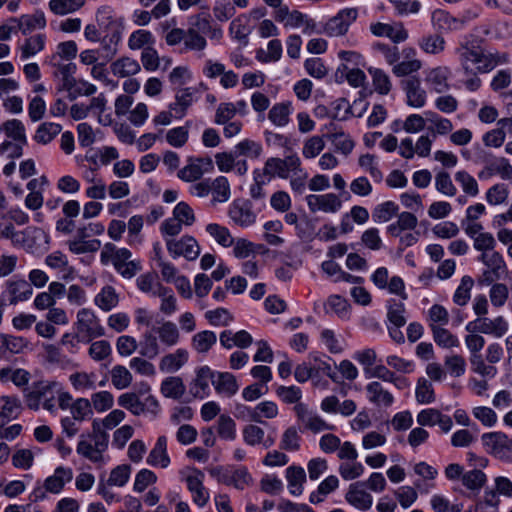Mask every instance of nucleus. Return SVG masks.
<instances>
[{
	"label": "nucleus",
	"instance_id": "1",
	"mask_svg": "<svg viewBox=\"0 0 512 512\" xmlns=\"http://www.w3.org/2000/svg\"><path fill=\"white\" fill-rule=\"evenodd\" d=\"M455 53L466 77L464 85L472 92L481 86V79L477 76L479 73H488L498 64L508 62L507 54L485 53L480 46L473 45L466 38L459 43Z\"/></svg>",
	"mask_w": 512,
	"mask_h": 512
},
{
	"label": "nucleus",
	"instance_id": "2",
	"mask_svg": "<svg viewBox=\"0 0 512 512\" xmlns=\"http://www.w3.org/2000/svg\"><path fill=\"white\" fill-rule=\"evenodd\" d=\"M59 389V382L40 380L33 382L30 387L23 390L26 406L31 410H38L42 403L44 409L52 412L55 409V390Z\"/></svg>",
	"mask_w": 512,
	"mask_h": 512
},
{
	"label": "nucleus",
	"instance_id": "3",
	"mask_svg": "<svg viewBox=\"0 0 512 512\" xmlns=\"http://www.w3.org/2000/svg\"><path fill=\"white\" fill-rule=\"evenodd\" d=\"M75 326L76 336L83 343H89L105 334L104 327L91 309L82 308L77 312Z\"/></svg>",
	"mask_w": 512,
	"mask_h": 512
},
{
	"label": "nucleus",
	"instance_id": "4",
	"mask_svg": "<svg viewBox=\"0 0 512 512\" xmlns=\"http://www.w3.org/2000/svg\"><path fill=\"white\" fill-rule=\"evenodd\" d=\"M481 440L489 454L502 461H512V439L506 434L502 432L484 433Z\"/></svg>",
	"mask_w": 512,
	"mask_h": 512
},
{
	"label": "nucleus",
	"instance_id": "5",
	"mask_svg": "<svg viewBox=\"0 0 512 512\" xmlns=\"http://www.w3.org/2000/svg\"><path fill=\"white\" fill-rule=\"evenodd\" d=\"M300 164L301 160L297 154L288 155L283 159L272 157L267 159L261 172L265 173L269 180L272 177L288 179L294 171H299Z\"/></svg>",
	"mask_w": 512,
	"mask_h": 512
},
{
	"label": "nucleus",
	"instance_id": "6",
	"mask_svg": "<svg viewBox=\"0 0 512 512\" xmlns=\"http://www.w3.org/2000/svg\"><path fill=\"white\" fill-rule=\"evenodd\" d=\"M358 11L356 8H346L330 18L323 26V33L330 37L346 34L350 25L356 21Z\"/></svg>",
	"mask_w": 512,
	"mask_h": 512
},
{
	"label": "nucleus",
	"instance_id": "7",
	"mask_svg": "<svg viewBox=\"0 0 512 512\" xmlns=\"http://www.w3.org/2000/svg\"><path fill=\"white\" fill-rule=\"evenodd\" d=\"M166 247L173 258L180 256L187 260H195L200 254V247L194 237L185 235L180 239L166 238Z\"/></svg>",
	"mask_w": 512,
	"mask_h": 512
},
{
	"label": "nucleus",
	"instance_id": "8",
	"mask_svg": "<svg viewBox=\"0 0 512 512\" xmlns=\"http://www.w3.org/2000/svg\"><path fill=\"white\" fill-rule=\"evenodd\" d=\"M190 474L185 478L187 488L192 494L193 502L204 507L209 501V492L203 485L204 473L197 468H189Z\"/></svg>",
	"mask_w": 512,
	"mask_h": 512
},
{
	"label": "nucleus",
	"instance_id": "9",
	"mask_svg": "<svg viewBox=\"0 0 512 512\" xmlns=\"http://www.w3.org/2000/svg\"><path fill=\"white\" fill-rule=\"evenodd\" d=\"M96 22L104 33H123L124 30V19L117 17L114 9L111 6L103 5L96 11Z\"/></svg>",
	"mask_w": 512,
	"mask_h": 512
},
{
	"label": "nucleus",
	"instance_id": "10",
	"mask_svg": "<svg viewBox=\"0 0 512 512\" xmlns=\"http://www.w3.org/2000/svg\"><path fill=\"white\" fill-rule=\"evenodd\" d=\"M294 412L298 420L305 426V428L311 430L314 433H318L325 430H332L334 426L326 423L316 413L310 411L308 406L304 403H298L294 406Z\"/></svg>",
	"mask_w": 512,
	"mask_h": 512
},
{
	"label": "nucleus",
	"instance_id": "11",
	"mask_svg": "<svg viewBox=\"0 0 512 512\" xmlns=\"http://www.w3.org/2000/svg\"><path fill=\"white\" fill-rule=\"evenodd\" d=\"M370 31L374 36L387 37L394 43L404 42L408 38V31L401 22L391 24L376 22L370 24Z\"/></svg>",
	"mask_w": 512,
	"mask_h": 512
},
{
	"label": "nucleus",
	"instance_id": "12",
	"mask_svg": "<svg viewBox=\"0 0 512 512\" xmlns=\"http://www.w3.org/2000/svg\"><path fill=\"white\" fill-rule=\"evenodd\" d=\"M45 264L56 270L63 280H72L75 277V269L69 264L68 257L61 251H54L45 257Z\"/></svg>",
	"mask_w": 512,
	"mask_h": 512
},
{
	"label": "nucleus",
	"instance_id": "13",
	"mask_svg": "<svg viewBox=\"0 0 512 512\" xmlns=\"http://www.w3.org/2000/svg\"><path fill=\"white\" fill-rule=\"evenodd\" d=\"M229 216L235 224L242 227L252 225L256 218L250 203L245 200H235L230 206Z\"/></svg>",
	"mask_w": 512,
	"mask_h": 512
},
{
	"label": "nucleus",
	"instance_id": "14",
	"mask_svg": "<svg viewBox=\"0 0 512 512\" xmlns=\"http://www.w3.org/2000/svg\"><path fill=\"white\" fill-rule=\"evenodd\" d=\"M403 89L406 92L407 104L414 108H421L426 103V92L421 87L420 80L411 77L402 82Z\"/></svg>",
	"mask_w": 512,
	"mask_h": 512
},
{
	"label": "nucleus",
	"instance_id": "15",
	"mask_svg": "<svg viewBox=\"0 0 512 512\" xmlns=\"http://www.w3.org/2000/svg\"><path fill=\"white\" fill-rule=\"evenodd\" d=\"M150 386L148 384H141L139 393L127 392L118 397V405L130 411L133 415L139 416L143 414L142 400L140 395L148 393Z\"/></svg>",
	"mask_w": 512,
	"mask_h": 512
},
{
	"label": "nucleus",
	"instance_id": "16",
	"mask_svg": "<svg viewBox=\"0 0 512 512\" xmlns=\"http://www.w3.org/2000/svg\"><path fill=\"white\" fill-rule=\"evenodd\" d=\"M431 21L435 29L441 32H456L463 30L459 17L453 16L442 9H437L432 13Z\"/></svg>",
	"mask_w": 512,
	"mask_h": 512
},
{
	"label": "nucleus",
	"instance_id": "17",
	"mask_svg": "<svg viewBox=\"0 0 512 512\" xmlns=\"http://www.w3.org/2000/svg\"><path fill=\"white\" fill-rule=\"evenodd\" d=\"M213 386L218 394L228 398L234 396L239 390L238 381L230 372H215Z\"/></svg>",
	"mask_w": 512,
	"mask_h": 512
},
{
	"label": "nucleus",
	"instance_id": "18",
	"mask_svg": "<svg viewBox=\"0 0 512 512\" xmlns=\"http://www.w3.org/2000/svg\"><path fill=\"white\" fill-rule=\"evenodd\" d=\"M6 293L9 296V303L15 305L28 300L33 294V289L24 279L11 280L6 283Z\"/></svg>",
	"mask_w": 512,
	"mask_h": 512
},
{
	"label": "nucleus",
	"instance_id": "19",
	"mask_svg": "<svg viewBox=\"0 0 512 512\" xmlns=\"http://www.w3.org/2000/svg\"><path fill=\"white\" fill-rule=\"evenodd\" d=\"M479 260L489 268V273L493 275V280H499L507 276V266L499 252L482 253Z\"/></svg>",
	"mask_w": 512,
	"mask_h": 512
},
{
	"label": "nucleus",
	"instance_id": "20",
	"mask_svg": "<svg viewBox=\"0 0 512 512\" xmlns=\"http://www.w3.org/2000/svg\"><path fill=\"white\" fill-rule=\"evenodd\" d=\"M215 371L208 366H202L196 371V377L190 385V392L199 398L207 395L209 390V382L213 384Z\"/></svg>",
	"mask_w": 512,
	"mask_h": 512
},
{
	"label": "nucleus",
	"instance_id": "21",
	"mask_svg": "<svg viewBox=\"0 0 512 512\" xmlns=\"http://www.w3.org/2000/svg\"><path fill=\"white\" fill-rule=\"evenodd\" d=\"M366 393L369 402L378 407L388 408L394 402L393 395L377 381L370 382L366 386Z\"/></svg>",
	"mask_w": 512,
	"mask_h": 512
},
{
	"label": "nucleus",
	"instance_id": "22",
	"mask_svg": "<svg viewBox=\"0 0 512 512\" xmlns=\"http://www.w3.org/2000/svg\"><path fill=\"white\" fill-rule=\"evenodd\" d=\"M363 485L362 482L351 484L345 498L352 506L365 511L371 508L373 498L368 492L360 488Z\"/></svg>",
	"mask_w": 512,
	"mask_h": 512
},
{
	"label": "nucleus",
	"instance_id": "23",
	"mask_svg": "<svg viewBox=\"0 0 512 512\" xmlns=\"http://www.w3.org/2000/svg\"><path fill=\"white\" fill-rule=\"evenodd\" d=\"M188 351L183 348L175 350L173 353L166 354L160 359L159 369L163 373L177 372L188 361Z\"/></svg>",
	"mask_w": 512,
	"mask_h": 512
},
{
	"label": "nucleus",
	"instance_id": "24",
	"mask_svg": "<svg viewBox=\"0 0 512 512\" xmlns=\"http://www.w3.org/2000/svg\"><path fill=\"white\" fill-rule=\"evenodd\" d=\"M72 478L73 471L71 468L59 466L55 469L53 475L46 478L44 487L46 491L57 494Z\"/></svg>",
	"mask_w": 512,
	"mask_h": 512
},
{
	"label": "nucleus",
	"instance_id": "25",
	"mask_svg": "<svg viewBox=\"0 0 512 512\" xmlns=\"http://www.w3.org/2000/svg\"><path fill=\"white\" fill-rule=\"evenodd\" d=\"M159 341L166 347H173L180 341V331L177 325L172 321H164L159 326L153 327Z\"/></svg>",
	"mask_w": 512,
	"mask_h": 512
},
{
	"label": "nucleus",
	"instance_id": "26",
	"mask_svg": "<svg viewBox=\"0 0 512 512\" xmlns=\"http://www.w3.org/2000/svg\"><path fill=\"white\" fill-rule=\"evenodd\" d=\"M193 101L194 90L192 88L180 89L176 92L175 101L169 104V110L174 112L175 118L181 119L185 116Z\"/></svg>",
	"mask_w": 512,
	"mask_h": 512
},
{
	"label": "nucleus",
	"instance_id": "27",
	"mask_svg": "<svg viewBox=\"0 0 512 512\" xmlns=\"http://www.w3.org/2000/svg\"><path fill=\"white\" fill-rule=\"evenodd\" d=\"M450 71L447 67H436L428 71L426 83L436 93H444L449 90L448 77Z\"/></svg>",
	"mask_w": 512,
	"mask_h": 512
},
{
	"label": "nucleus",
	"instance_id": "28",
	"mask_svg": "<svg viewBox=\"0 0 512 512\" xmlns=\"http://www.w3.org/2000/svg\"><path fill=\"white\" fill-rule=\"evenodd\" d=\"M122 34H119V32L114 33H105L100 40L98 41L100 43L99 49H96L101 57V59H104L105 61H110L114 58V56L118 52V45L121 41Z\"/></svg>",
	"mask_w": 512,
	"mask_h": 512
},
{
	"label": "nucleus",
	"instance_id": "29",
	"mask_svg": "<svg viewBox=\"0 0 512 512\" xmlns=\"http://www.w3.org/2000/svg\"><path fill=\"white\" fill-rule=\"evenodd\" d=\"M147 463L151 466H160L161 468H166L169 466L170 458L167 453L166 436L158 437L155 446L147 457Z\"/></svg>",
	"mask_w": 512,
	"mask_h": 512
},
{
	"label": "nucleus",
	"instance_id": "30",
	"mask_svg": "<svg viewBox=\"0 0 512 512\" xmlns=\"http://www.w3.org/2000/svg\"><path fill=\"white\" fill-rule=\"evenodd\" d=\"M110 68H111L113 75L120 77V78L133 76L141 70V67H140V64L138 63V61L131 57H127V56H124V57H121V58L115 60L111 64Z\"/></svg>",
	"mask_w": 512,
	"mask_h": 512
},
{
	"label": "nucleus",
	"instance_id": "31",
	"mask_svg": "<svg viewBox=\"0 0 512 512\" xmlns=\"http://www.w3.org/2000/svg\"><path fill=\"white\" fill-rule=\"evenodd\" d=\"M286 479L290 494L293 496H299L303 493V484L306 482V473L301 466H289L286 469Z\"/></svg>",
	"mask_w": 512,
	"mask_h": 512
},
{
	"label": "nucleus",
	"instance_id": "32",
	"mask_svg": "<svg viewBox=\"0 0 512 512\" xmlns=\"http://www.w3.org/2000/svg\"><path fill=\"white\" fill-rule=\"evenodd\" d=\"M76 451L79 455L91 462L99 463L103 461V452L105 450L100 449V447L96 446L94 442L89 440L85 434H82L77 444Z\"/></svg>",
	"mask_w": 512,
	"mask_h": 512
},
{
	"label": "nucleus",
	"instance_id": "33",
	"mask_svg": "<svg viewBox=\"0 0 512 512\" xmlns=\"http://www.w3.org/2000/svg\"><path fill=\"white\" fill-rule=\"evenodd\" d=\"M508 328V322L502 316H498L494 319L484 317L481 318L479 332L500 338L507 333Z\"/></svg>",
	"mask_w": 512,
	"mask_h": 512
},
{
	"label": "nucleus",
	"instance_id": "34",
	"mask_svg": "<svg viewBox=\"0 0 512 512\" xmlns=\"http://www.w3.org/2000/svg\"><path fill=\"white\" fill-rule=\"evenodd\" d=\"M251 31L252 30L248 25V18L246 15H240L233 19L229 26V33L232 38L237 40L243 46L248 44V36Z\"/></svg>",
	"mask_w": 512,
	"mask_h": 512
},
{
	"label": "nucleus",
	"instance_id": "35",
	"mask_svg": "<svg viewBox=\"0 0 512 512\" xmlns=\"http://www.w3.org/2000/svg\"><path fill=\"white\" fill-rule=\"evenodd\" d=\"M139 347V353L143 357L153 359L158 356L160 353V341L157 334L154 333L153 329L151 331H146L142 335Z\"/></svg>",
	"mask_w": 512,
	"mask_h": 512
},
{
	"label": "nucleus",
	"instance_id": "36",
	"mask_svg": "<svg viewBox=\"0 0 512 512\" xmlns=\"http://www.w3.org/2000/svg\"><path fill=\"white\" fill-rule=\"evenodd\" d=\"M46 37L43 34H36L27 39L20 46L21 60H27L37 53L41 52L45 47Z\"/></svg>",
	"mask_w": 512,
	"mask_h": 512
},
{
	"label": "nucleus",
	"instance_id": "37",
	"mask_svg": "<svg viewBox=\"0 0 512 512\" xmlns=\"http://www.w3.org/2000/svg\"><path fill=\"white\" fill-rule=\"evenodd\" d=\"M292 112L290 102L276 103L268 112V119L277 127H284L289 123Z\"/></svg>",
	"mask_w": 512,
	"mask_h": 512
},
{
	"label": "nucleus",
	"instance_id": "38",
	"mask_svg": "<svg viewBox=\"0 0 512 512\" xmlns=\"http://www.w3.org/2000/svg\"><path fill=\"white\" fill-rule=\"evenodd\" d=\"M160 390L166 398L179 399L184 395L186 387L180 377L170 376L162 381Z\"/></svg>",
	"mask_w": 512,
	"mask_h": 512
},
{
	"label": "nucleus",
	"instance_id": "39",
	"mask_svg": "<svg viewBox=\"0 0 512 512\" xmlns=\"http://www.w3.org/2000/svg\"><path fill=\"white\" fill-rule=\"evenodd\" d=\"M118 302L119 296L116 290L110 285L104 286L94 299L95 305L106 312L116 307Z\"/></svg>",
	"mask_w": 512,
	"mask_h": 512
},
{
	"label": "nucleus",
	"instance_id": "40",
	"mask_svg": "<svg viewBox=\"0 0 512 512\" xmlns=\"http://www.w3.org/2000/svg\"><path fill=\"white\" fill-rule=\"evenodd\" d=\"M4 131L7 140L17 141L27 144L26 129L24 124L18 119L7 120L3 123L1 131Z\"/></svg>",
	"mask_w": 512,
	"mask_h": 512
},
{
	"label": "nucleus",
	"instance_id": "41",
	"mask_svg": "<svg viewBox=\"0 0 512 512\" xmlns=\"http://www.w3.org/2000/svg\"><path fill=\"white\" fill-rule=\"evenodd\" d=\"M136 284L138 289L143 293L150 294L154 297L163 295L165 288L160 282L156 281V277L152 273L140 275L136 280Z\"/></svg>",
	"mask_w": 512,
	"mask_h": 512
},
{
	"label": "nucleus",
	"instance_id": "42",
	"mask_svg": "<svg viewBox=\"0 0 512 512\" xmlns=\"http://www.w3.org/2000/svg\"><path fill=\"white\" fill-rule=\"evenodd\" d=\"M155 44L153 34L144 29H139L131 33L128 38V47L131 50H145L146 47H152Z\"/></svg>",
	"mask_w": 512,
	"mask_h": 512
},
{
	"label": "nucleus",
	"instance_id": "43",
	"mask_svg": "<svg viewBox=\"0 0 512 512\" xmlns=\"http://www.w3.org/2000/svg\"><path fill=\"white\" fill-rule=\"evenodd\" d=\"M425 115L427 121L431 124L428 130L433 136L446 135L453 130V124L449 119L443 118L434 112H426Z\"/></svg>",
	"mask_w": 512,
	"mask_h": 512
},
{
	"label": "nucleus",
	"instance_id": "44",
	"mask_svg": "<svg viewBox=\"0 0 512 512\" xmlns=\"http://www.w3.org/2000/svg\"><path fill=\"white\" fill-rule=\"evenodd\" d=\"M62 130V126L53 122H44L40 124L35 132L34 140L46 145L50 143Z\"/></svg>",
	"mask_w": 512,
	"mask_h": 512
},
{
	"label": "nucleus",
	"instance_id": "45",
	"mask_svg": "<svg viewBox=\"0 0 512 512\" xmlns=\"http://www.w3.org/2000/svg\"><path fill=\"white\" fill-rule=\"evenodd\" d=\"M217 342V336L213 331L205 330L196 333L192 337V347L198 353L206 354Z\"/></svg>",
	"mask_w": 512,
	"mask_h": 512
},
{
	"label": "nucleus",
	"instance_id": "46",
	"mask_svg": "<svg viewBox=\"0 0 512 512\" xmlns=\"http://www.w3.org/2000/svg\"><path fill=\"white\" fill-rule=\"evenodd\" d=\"M488 176L499 175L503 180L512 179V165L506 158H495L486 165Z\"/></svg>",
	"mask_w": 512,
	"mask_h": 512
},
{
	"label": "nucleus",
	"instance_id": "47",
	"mask_svg": "<svg viewBox=\"0 0 512 512\" xmlns=\"http://www.w3.org/2000/svg\"><path fill=\"white\" fill-rule=\"evenodd\" d=\"M398 210V205L393 201L378 204L372 212L373 221L375 223H386L398 213Z\"/></svg>",
	"mask_w": 512,
	"mask_h": 512
},
{
	"label": "nucleus",
	"instance_id": "48",
	"mask_svg": "<svg viewBox=\"0 0 512 512\" xmlns=\"http://www.w3.org/2000/svg\"><path fill=\"white\" fill-rule=\"evenodd\" d=\"M77 44L74 41H65L57 45V50L54 54L47 58V63H56V61L66 60L69 61L77 55Z\"/></svg>",
	"mask_w": 512,
	"mask_h": 512
},
{
	"label": "nucleus",
	"instance_id": "49",
	"mask_svg": "<svg viewBox=\"0 0 512 512\" xmlns=\"http://www.w3.org/2000/svg\"><path fill=\"white\" fill-rule=\"evenodd\" d=\"M3 406L0 411V419L9 422L16 418L21 411V402L16 396H2Z\"/></svg>",
	"mask_w": 512,
	"mask_h": 512
},
{
	"label": "nucleus",
	"instance_id": "50",
	"mask_svg": "<svg viewBox=\"0 0 512 512\" xmlns=\"http://www.w3.org/2000/svg\"><path fill=\"white\" fill-rule=\"evenodd\" d=\"M217 434L223 440H235L237 435L235 421L226 414L220 415L217 420Z\"/></svg>",
	"mask_w": 512,
	"mask_h": 512
},
{
	"label": "nucleus",
	"instance_id": "51",
	"mask_svg": "<svg viewBox=\"0 0 512 512\" xmlns=\"http://www.w3.org/2000/svg\"><path fill=\"white\" fill-rule=\"evenodd\" d=\"M369 74L373 80L375 91L381 95H387L392 88L390 77L383 70L379 68H369Z\"/></svg>",
	"mask_w": 512,
	"mask_h": 512
},
{
	"label": "nucleus",
	"instance_id": "52",
	"mask_svg": "<svg viewBox=\"0 0 512 512\" xmlns=\"http://www.w3.org/2000/svg\"><path fill=\"white\" fill-rule=\"evenodd\" d=\"M111 382L113 386L118 390H123L130 386L133 380L131 372L122 365H115L111 369Z\"/></svg>",
	"mask_w": 512,
	"mask_h": 512
},
{
	"label": "nucleus",
	"instance_id": "53",
	"mask_svg": "<svg viewBox=\"0 0 512 512\" xmlns=\"http://www.w3.org/2000/svg\"><path fill=\"white\" fill-rule=\"evenodd\" d=\"M85 0H50L49 7L56 15H66L79 10Z\"/></svg>",
	"mask_w": 512,
	"mask_h": 512
},
{
	"label": "nucleus",
	"instance_id": "54",
	"mask_svg": "<svg viewBox=\"0 0 512 512\" xmlns=\"http://www.w3.org/2000/svg\"><path fill=\"white\" fill-rule=\"evenodd\" d=\"M327 138L331 140L336 151L344 155L350 154L354 148V141L343 131H335L333 133H329L327 134Z\"/></svg>",
	"mask_w": 512,
	"mask_h": 512
},
{
	"label": "nucleus",
	"instance_id": "55",
	"mask_svg": "<svg viewBox=\"0 0 512 512\" xmlns=\"http://www.w3.org/2000/svg\"><path fill=\"white\" fill-rule=\"evenodd\" d=\"M432 335L435 343L443 348H453L459 346L458 338L443 326H432Z\"/></svg>",
	"mask_w": 512,
	"mask_h": 512
},
{
	"label": "nucleus",
	"instance_id": "56",
	"mask_svg": "<svg viewBox=\"0 0 512 512\" xmlns=\"http://www.w3.org/2000/svg\"><path fill=\"white\" fill-rule=\"evenodd\" d=\"M445 40L437 34H430L419 40L420 48L428 54H439L445 49Z\"/></svg>",
	"mask_w": 512,
	"mask_h": 512
},
{
	"label": "nucleus",
	"instance_id": "57",
	"mask_svg": "<svg viewBox=\"0 0 512 512\" xmlns=\"http://www.w3.org/2000/svg\"><path fill=\"white\" fill-rule=\"evenodd\" d=\"M321 341L332 354H340L345 349V342L331 329H324L320 334Z\"/></svg>",
	"mask_w": 512,
	"mask_h": 512
},
{
	"label": "nucleus",
	"instance_id": "58",
	"mask_svg": "<svg viewBox=\"0 0 512 512\" xmlns=\"http://www.w3.org/2000/svg\"><path fill=\"white\" fill-rule=\"evenodd\" d=\"M213 199L217 202H226L231 196L230 184L226 177L219 176L211 181Z\"/></svg>",
	"mask_w": 512,
	"mask_h": 512
},
{
	"label": "nucleus",
	"instance_id": "59",
	"mask_svg": "<svg viewBox=\"0 0 512 512\" xmlns=\"http://www.w3.org/2000/svg\"><path fill=\"white\" fill-rule=\"evenodd\" d=\"M131 474V467L128 464H121L113 468L110 472L108 479L105 480V483L116 486L123 487L129 481Z\"/></svg>",
	"mask_w": 512,
	"mask_h": 512
},
{
	"label": "nucleus",
	"instance_id": "60",
	"mask_svg": "<svg viewBox=\"0 0 512 512\" xmlns=\"http://www.w3.org/2000/svg\"><path fill=\"white\" fill-rule=\"evenodd\" d=\"M282 56V44L278 39H273L268 42L267 51L259 50L257 52V59L264 63L276 62Z\"/></svg>",
	"mask_w": 512,
	"mask_h": 512
},
{
	"label": "nucleus",
	"instance_id": "61",
	"mask_svg": "<svg viewBox=\"0 0 512 512\" xmlns=\"http://www.w3.org/2000/svg\"><path fill=\"white\" fill-rule=\"evenodd\" d=\"M206 231L223 247H230L234 243L229 230L224 226L216 223H210L206 226Z\"/></svg>",
	"mask_w": 512,
	"mask_h": 512
},
{
	"label": "nucleus",
	"instance_id": "62",
	"mask_svg": "<svg viewBox=\"0 0 512 512\" xmlns=\"http://www.w3.org/2000/svg\"><path fill=\"white\" fill-rule=\"evenodd\" d=\"M474 285V281L470 276H463L460 285L457 287L453 301L459 306H464L468 303L471 297V289Z\"/></svg>",
	"mask_w": 512,
	"mask_h": 512
},
{
	"label": "nucleus",
	"instance_id": "63",
	"mask_svg": "<svg viewBox=\"0 0 512 512\" xmlns=\"http://www.w3.org/2000/svg\"><path fill=\"white\" fill-rule=\"evenodd\" d=\"M95 377L94 373L76 372L69 376V380L76 390L86 391L96 387Z\"/></svg>",
	"mask_w": 512,
	"mask_h": 512
},
{
	"label": "nucleus",
	"instance_id": "64",
	"mask_svg": "<svg viewBox=\"0 0 512 512\" xmlns=\"http://www.w3.org/2000/svg\"><path fill=\"white\" fill-rule=\"evenodd\" d=\"M72 418L79 422L91 418L93 415L91 402L86 398H78L70 408Z\"/></svg>",
	"mask_w": 512,
	"mask_h": 512
}]
</instances>
